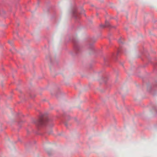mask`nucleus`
Listing matches in <instances>:
<instances>
[{"instance_id":"nucleus-1","label":"nucleus","mask_w":157,"mask_h":157,"mask_svg":"<svg viewBox=\"0 0 157 157\" xmlns=\"http://www.w3.org/2000/svg\"><path fill=\"white\" fill-rule=\"evenodd\" d=\"M51 122V120L48 117L45 118L43 115H41L40 117L38 120L34 122L38 130L44 127L49 124Z\"/></svg>"},{"instance_id":"nucleus-2","label":"nucleus","mask_w":157,"mask_h":157,"mask_svg":"<svg viewBox=\"0 0 157 157\" xmlns=\"http://www.w3.org/2000/svg\"><path fill=\"white\" fill-rule=\"evenodd\" d=\"M73 17L76 19H77L79 18L78 14L77 13V10L76 8L73 10L72 12Z\"/></svg>"},{"instance_id":"nucleus-3","label":"nucleus","mask_w":157,"mask_h":157,"mask_svg":"<svg viewBox=\"0 0 157 157\" xmlns=\"http://www.w3.org/2000/svg\"><path fill=\"white\" fill-rule=\"evenodd\" d=\"M74 50L76 52V54L78 53V52L80 50V48L78 44L77 43H75L74 45Z\"/></svg>"},{"instance_id":"nucleus-4","label":"nucleus","mask_w":157,"mask_h":157,"mask_svg":"<svg viewBox=\"0 0 157 157\" xmlns=\"http://www.w3.org/2000/svg\"><path fill=\"white\" fill-rule=\"evenodd\" d=\"M110 26V24L108 22L106 21L105 25H101L100 26L101 28H104L106 27H109Z\"/></svg>"},{"instance_id":"nucleus-5","label":"nucleus","mask_w":157,"mask_h":157,"mask_svg":"<svg viewBox=\"0 0 157 157\" xmlns=\"http://www.w3.org/2000/svg\"><path fill=\"white\" fill-rule=\"evenodd\" d=\"M121 52L122 51L121 49H118L117 50V52L116 54H113V57H115L116 56H117L118 55L119 53Z\"/></svg>"},{"instance_id":"nucleus-6","label":"nucleus","mask_w":157,"mask_h":157,"mask_svg":"<svg viewBox=\"0 0 157 157\" xmlns=\"http://www.w3.org/2000/svg\"><path fill=\"white\" fill-rule=\"evenodd\" d=\"M123 40V38L121 37L118 40V42L119 43L122 44L123 43L122 40Z\"/></svg>"},{"instance_id":"nucleus-7","label":"nucleus","mask_w":157,"mask_h":157,"mask_svg":"<svg viewBox=\"0 0 157 157\" xmlns=\"http://www.w3.org/2000/svg\"><path fill=\"white\" fill-rule=\"evenodd\" d=\"M89 46H90V48L91 49H93V44H89Z\"/></svg>"},{"instance_id":"nucleus-8","label":"nucleus","mask_w":157,"mask_h":157,"mask_svg":"<svg viewBox=\"0 0 157 157\" xmlns=\"http://www.w3.org/2000/svg\"><path fill=\"white\" fill-rule=\"evenodd\" d=\"M65 125L67 126V124H65Z\"/></svg>"},{"instance_id":"nucleus-9","label":"nucleus","mask_w":157,"mask_h":157,"mask_svg":"<svg viewBox=\"0 0 157 157\" xmlns=\"http://www.w3.org/2000/svg\"><path fill=\"white\" fill-rule=\"evenodd\" d=\"M83 12V10H82V12Z\"/></svg>"}]
</instances>
